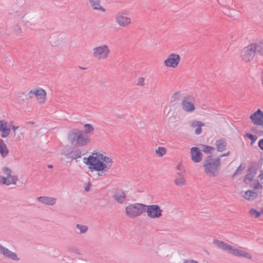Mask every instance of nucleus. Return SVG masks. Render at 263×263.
I'll list each match as a JSON object with an SVG mask.
<instances>
[{"label": "nucleus", "instance_id": "obj_26", "mask_svg": "<svg viewBox=\"0 0 263 263\" xmlns=\"http://www.w3.org/2000/svg\"><path fill=\"white\" fill-rule=\"evenodd\" d=\"M199 149H200V151H202L206 154H212L211 151H214L215 148V147L211 146H208L204 144H200Z\"/></svg>", "mask_w": 263, "mask_h": 263}, {"label": "nucleus", "instance_id": "obj_39", "mask_svg": "<svg viewBox=\"0 0 263 263\" xmlns=\"http://www.w3.org/2000/svg\"><path fill=\"white\" fill-rule=\"evenodd\" d=\"M246 136L248 138H249V139L251 140L252 143L255 142V141L257 139V136L252 135V134H250V133H246Z\"/></svg>", "mask_w": 263, "mask_h": 263}, {"label": "nucleus", "instance_id": "obj_41", "mask_svg": "<svg viewBox=\"0 0 263 263\" xmlns=\"http://www.w3.org/2000/svg\"><path fill=\"white\" fill-rule=\"evenodd\" d=\"M67 251L69 252H74L76 254H80L79 250L77 247H67Z\"/></svg>", "mask_w": 263, "mask_h": 263}, {"label": "nucleus", "instance_id": "obj_21", "mask_svg": "<svg viewBox=\"0 0 263 263\" xmlns=\"http://www.w3.org/2000/svg\"><path fill=\"white\" fill-rule=\"evenodd\" d=\"M258 196V194L254 190H248L245 192L243 197L247 200H253L256 199Z\"/></svg>", "mask_w": 263, "mask_h": 263}, {"label": "nucleus", "instance_id": "obj_35", "mask_svg": "<svg viewBox=\"0 0 263 263\" xmlns=\"http://www.w3.org/2000/svg\"><path fill=\"white\" fill-rule=\"evenodd\" d=\"M175 183L177 185H183L185 183V180L183 177H180L179 178H177L174 181Z\"/></svg>", "mask_w": 263, "mask_h": 263}, {"label": "nucleus", "instance_id": "obj_11", "mask_svg": "<svg viewBox=\"0 0 263 263\" xmlns=\"http://www.w3.org/2000/svg\"><path fill=\"white\" fill-rule=\"evenodd\" d=\"M190 96H186L184 98L181 103V106L183 110L186 112H192L195 109L194 104L187 100H189Z\"/></svg>", "mask_w": 263, "mask_h": 263}, {"label": "nucleus", "instance_id": "obj_54", "mask_svg": "<svg viewBox=\"0 0 263 263\" xmlns=\"http://www.w3.org/2000/svg\"><path fill=\"white\" fill-rule=\"evenodd\" d=\"M230 152L228 151V152H227L226 153H224V154H222L220 155L219 157H226V156H229L230 155Z\"/></svg>", "mask_w": 263, "mask_h": 263}, {"label": "nucleus", "instance_id": "obj_37", "mask_svg": "<svg viewBox=\"0 0 263 263\" xmlns=\"http://www.w3.org/2000/svg\"><path fill=\"white\" fill-rule=\"evenodd\" d=\"M1 132H2V137L6 138L10 134L11 130L10 128L7 127L6 128L1 130Z\"/></svg>", "mask_w": 263, "mask_h": 263}, {"label": "nucleus", "instance_id": "obj_33", "mask_svg": "<svg viewBox=\"0 0 263 263\" xmlns=\"http://www.w3.org/2000/svg\"><path fill=\"white\" fill-rule=\"evenodd\" d=\"M33 21V17L30 16V15H24L22 17V21L24 22L26 25H27V23H30Z\"/></svg>", "mask_w": 263, "mask_h": 263}, {"label": "nucleus", "instance_id": "obj_59", "mask_svg": "<svg viewBox=\"0 0 263 263\" xmlns=\"http://www.w3.org/2000/svg\"><path fill=\"white\" fill-rule=\"evenodd\" d=\"M185 173V170L183 168V171H181L180 172H178L177 174L179 175V176H181L183 175V174Z\"/></svg>", "mask_w": 263, "mask_h": 263}, {"label": "nucleus", "instance_id": "obj_1", "mask_svg": "<svg viewBox=\"0 0 263 263\" xmlns=\"http://www.w3.org/2000/svg\"><path fill=\"white\" fill-rule=\"evenodd\" d=\"M67 139L71 145L74 146H84L90 142V139L85 136L78 128H74L68 132Z\"/></svg>", "mask_w": 263, "mask_h": 263}, {"label": "nucleus", "instance_id": "obj_13", "mask_svg": "<svg viewBox=\"0 0 263 263\" xmlns=\"http://www.w3.org/2000/svg\"><path fill=\"white\" fill-rule=\"evenodd\" d=\"M116 21L117 23L122 26H125L130 23V18L129 17L123 16L120 13L117 14Z\"/></svg>", "mask_w": 263, "mask_h": 263}, {"label": "nucleus", "instance_id": "obj_25", "mask_svg": "<svg viewBox=\"0 0 263 263\" xmlns=\"http://www.w3.org/2000/svg\"><path fill=\"white\" fill-rule=\"evenodd\" d=\"M85 135L92 134L94 131L93 126L89 123H86L84 125V129L81 130Z\"/></svg>", "mask_w": 263, "mask_h": 263}, {"label": "nucleus", "instance_id": "obj_44", "mask_svg": "<svg viewBox=\"0 0 263 263\" xmlns=\"http://www.w3.org/2000/svg\"><path fill=\"white\" fill-rule=\"evenodd\" d=\"M3 172L4 173L7 175V178H10L11 176V174L12 173L11 170L7 167H3Z\"/></svg>", "mask_w": 263, "mask_h": 263}, {"label": "nucleus", "instance_id": "obj_51", "mask_svg": "<svg viewBox=\"0 0 263 263\" xmlns=\"http://www.w3.org/2000/svg\"><path fill=\"white\" fill-rule=\"evenodd\" d=\"M180 94L179 92H176L175 93H174V95L173 96V98L174 99H178L180 97Z\"/></svg>", "mask_w": 263, "mask_h": 263}, {"label": "nucleus", "instance_id": "obj_38", "mask_svg": "<svg viewBox=\"0 0 263 263\" xmlns=\"http://www.w3.org/2000/svg\"><path fill=\"white\" fill-rule=\"evenodd\" d=\"M254 184H253V187L255 189H260L262 188V185L259 183V181L257 179H255L253 180ZM251 187H253V186H251Z\"/></svg>", "mask_w": 263, "mask_h": 263}, {"label": "nucleus", "instance_id": "obj_10", "mask_svg": "<svg viewBox=\"0 0 263 263\" xmlns=\"http://www.w3.org/2000/svg\"><path fill=\"white\" fill-rule=\"evenodd\" d=\"M191 159L195 163H198L202 160V154L199 148L193 147L191 148Z\"/></svg>", "mask_w": 263, "mask_h": 263}, {"label": "nucleus", "instance_id": "obj_4", "mask_svg": "<svg viewBox=\"0 0 263 263\" xmlns=\"http://www.w3.org/2000/svg\"><path fill=\"white\" fill-rule=\"evenodd\" d=\"M90 159L91 161L89 168L90 169L91 171H102V173H104V172L107 171L106 168L108 170L111 167V164L108 165L103 162L102 160H100L97 156L91 157ZM89 163H90V162Z\"/></svg>", "mask_w": 263, "mask_h": 263}, {"label": "nucleus", "instance_id": "obj_43", "mask_svg": "<svg viewBox=\"0 0 263 263\" xmlns=\"http://www.w3.org/2000/svg\"><path fill=\"white\" fill-rule=\"evenodd\" d=\"M7 179H9V182L10 184H15L17 180V177L15 175H11L10 178H7Z\"/></svg>", "mask_w": 263, "mask_h": 263}, {"label": "nucleus", "instance_id": "obj_64", "mask_svg": "<svg viewBox=\"0 0 263 263\" xmlns=\"http://www.w3.org/2000/svg\"><path fill=\"white\" fill-rule=\"evenodd\" d=\"M96 155L98 156V153H97V152H95V151H94V152L92 153V155H92V156H93V155Z\"/></svg>", "mask_w": 263, "mask_h": 263}, {"label": "nucleus", "instance_id": "obj_32", "mask_svg": "<svg viewBox=\"0 0 263 263\" xmlns=\"http://www.w3.org/2000/svg\"><path fill=\"white\" fill-rule=\"evenodd\" d=\"M166 149L164 147H159L156 151V154L159 157H162L166 154Z\"/></svg>", "mask_w": 263, "mask_h": 263}, {"label": "nucleus", "instance_id": "obj_15", "mask_svg": "<svg viewBox=\"0 0 263 263\" xmlns=\"http://www.w3.org/2000/svg\"><path fill=\"white\" fill-rule=\"evenodd\" d=\"M1 254L4 255L5 257L11 258L13 260H19L20 258L17 257L15 252H11L8 249L4 247L2 250Z\"/></svg>", "mask_w": 263, "mask_h": 263}, {"label": "nucleus", "instance_id": "obj_40", "mask_svg": "<svg viewBox=\"0 0 263 263\" xmlns=\"http://www.w3.org/2000/svg\"><path fill=\"white\" fill-rule=\"evenodd\" d=\"M0 183L9 185L10 184L9 182V179H7V178L0 176Z\"/></svg>", "mask_w": 263, "mask_h": 263}, {"label": "nucleus", "instance_id": "obj_24", "mask_svg": "<svg viewBox=\"0 0 263 263\" xmlns=\"http://www.w3.org/2000/svg\"><path fill=\"white\" fill-rule=\"evenodd\" d=\"M258 170V164L256 162H252L248 168V172L255 176Z\"/></svg>", "mask_w": 263, "mask_h": 263}, {"label": "nucleus", "instance_id": "obj_8", "mask_svg": "<svg viewBox=\"0 0 263 263\" xmlns=\"http://www.w3.org/2000/svg\"><path fill=\"white\" fill-rule=\"evenodd\" d=\"M180 60V57L178 54H171L168 58L164 61V65L167 67L176 68Z\"/></svg>", "mask_w": 263, "mask_h": 263}, {"label": "nucleus", "instance_id": "obj_19", "mask_svg": "<svg viewBox=\"0 0 263 263\" xmlns=\"http://www.w3.org/2000/svg\"><path fill=\"white\" fill-rule=\"evenodd\" d=\"M90 6L95 10H99L102 12H105V9L101 5V0H88Z\"/></svg>", "mask_w": 263, "mask_h": 263}, {"label": "nucleus", "instance_id": "obj_22", "mask_svg": "<svg viewBox=\"0 0 263 263\" xmlns=\"http://www.w3.org/2000/svg\"><path fill=\"white\" fill-rule=\"evenodd\" d=\"M84 155H85V153L81 155V152L80 150L76 149L67 153L66 155V156L67 158L74 159L80 158L81 157V156H83Z\"/></svg>", "mask_w": 263, "mask_h": 263}, {"label": "nucleus", "instance_id": "obj_23", "mask_svg": "<svg viewBox=\"0 0 263 263\" xmlns=\"http://www.w3.org/2000/svg\"><path fill=\"white\" fill-rule=\"evenodd\" d=\"M254 50H256L260 55H263V40L262 41L251 44Z\"/></svg>", "mask_w": 263, "mask_h": 263}, {"label": "nucleus", "instance_id": "obj_6", "mask_svg": "<svg viewBox=\"0 0 263 263\" xmlns=\"http://www.w3.org/2000/svg\"><path fill=\"white\" fill-rule=\"evenodd\" d=\"M94 57L100 60L106 59L108 57L110 50L106 45L100 46L93 48Z\"/></svg>", "mask_w": 263, "mask_h": 263}, {"label": "nucleus", "instance_id": "obj_55", "mask_svg": "<svg viewBox=\"0 0 263 263\" xmlns=\"http://www.w3.org/2000/svg\"><path fill=\"white\" fill-rule=\"evenodd\" d=\"M183 263H198V262L194 260H190L184 261Z\"/></svg>", "mask_w": 263, "mask_h": 263}, {"label": "nucleus", "instance_id": "obj_50", "mask_svg": "<svg viewBox=\"0 0 263 263\" xmlns=\"http://www.w3.org/2000/svg\"><path fill=\"white\" fill-rule=\"evenodd\" d=\"M50 42L52 43V45L53 46L59 47L60 45V43L59 40L54 42L50 41Z\"/></svg>", "mask_w": 263, "mask_h": 263}, {"label": "nucleus", "instance_id": "obj_12", "mask_svg": "<svg viewBox=\"0 0 263 263\" xmlns=\"http://www.w3.org/2000/svg\"><path fill=\"white\" fill-rule=\"evenodd\" d=\"M230 253H231L235 256L243 257L248 259H251L252 258L251 255L247 252L242 250L235 248L233 246H232Z\"/></svg>", "mask_w": 263, "mask_h": 263}, {"label": "nucleus", "instance_id": "obj_36", "mask_svg": "<svg viewBox=\"0 0 263 263\" xmlns=\"http://www.w3.org/2000/svg\"><path fill=\"white\" fill-rule=\"evenodd\" d=\"M76 228L80 230V232L81 233H84L87 232L88 230V227L85 226H83L80 224H77L76 225Z\"/></svg>", "mask_w": 263, "mask_h": 263}, {"label": "nucleus", "instance_id": "obj_46", "mask_svg": "<svg viewBox=\"0 0 263 263\" xmlns=\"http://www.w3.org/2000/svg\"><path fill=\"white\" fill-rule=\"evenodd\" d=\"M7 127V122L4 120H0V132Z\"/></svg>", "mask_w": 263, "mask_h": 263}, {"label": "nucleus", "instance_id": "obj_17", "mask_svg": "<svg viewBox=\"0 0 263 263\" xmlns=\"http://www.w3.org/2000/svg\"><path fill=\"white\" fill-rule=\"evenodd\" d=\"M213 243L219 248L224 250L227 251L229 253L231 252V250L232 249V246L230 245L223 241L219 240H214Z\"/></svg>", "mask_w": 263, "mask_h": 263}, {"label": "nucleus", "instance_id": "obj_2", "mask_svg": "<svg viewBox=\"0 0 263 263\" xmlns=\"http://www.w3.org/2000/svg\"><path fill=\"white\" fill-rule=\"evenodd\" d=\"M221 160L219 157L213 159L211 155L208 156L203 161V166L205 172L212 177L217 176L220 170Z\"/></svg>", "mask_w": 263, "mask_h": 263}, {"label": "nucleus", "instance_id": "obj_18", "mask_svg": "<svg viewBox=\"0 0 263 263\" xmlns=\"http://www.w3.org/2000/svg\"><path fill=\"white\" fill-rule=\"evenodd\" d=\"M37 201L42 203L52 205L55 203L56 199L53 197H49L47 196H40L37 197Z\"/></svg>", "mask_w": 263, "mask_h": 263}, {"label": "nucleus", "instance_id": "obj_45", "mask_svg": "<svg viewBox=\"0 0 263 263\" xmlns=\"http://www.w3.org/2000/svg\"><path fill=\"white\" fill-rule=\"evenodd\" d=\"M34 89L29 91L26 94V99L28 100L29 99H32L34 96Z\"/></svg>", "mask_w": 263, "mask_h": 263}, {"label": "nucleus", "instance_id": "obj_30", "mask_svg": "<svg viewBox=\"0 0 263 263\" xmlns=\"http://www.w3.org/2000/svg\"><path fill=\"white\" fill-rule=\"evenodd\" d=\"M246 163H242L240 164V165L238 166L237 169L236 170V172L234 173V174L232 175V177L233 178H234V177L238 174L241 173V172L245 170L246 167Z\"/></svg>", "mask_w": 263, "mask_h": 263}, {"label": "nucleus", "instance_id": "obj_5", "mask_svg": "<svg viewBox=\"0 0 263 263\" xmlns=\"http://www.w3.org/2000/svg\"><path fill=\"white\" fill-rule=\"evenodd\" d=\"M145 209L149 218H157L162 216V210L157 204L146 205Z\"/></svg>", "mask_w": 263, "mask_h": 263}, {"label": "nucleus", "instance_id": "obj_61", "mask_svg": "<svg viewBox=\"0 0 263 263\" xmlns=\"http://www.w3.org/2000/svg\"><path fill=\"white\" fill-rule=\"evenodd\" d=\"M88 184H89V185H88V186L85 187V190L86 191H87V192L89 190L90 185H91V184H89V183Z\"/></svg>", "mask_w": 263, "mask_h": 263}, {"label": "nucleus", "instance_id": "obj_56", "mask_svg": "<svg viewBox=\"0 0 263 263\" xmlns=\"http://www.w3.org/2000/svg\"><path fill=\"white\" fill-rule=\"evenodd\" d=\"M16 133H14V136L13 138H15L16 140H21V136L18 135L17 136H16Z\"/></svg>", "mask_w": 263, "mask_h": 263}, {"label": "nucleus", "instance_id": "obj_48", "mask_svg": "<svg viewBox=\"0 0 263 263\" xmlns=\"http://www.w3.org/2000/svg\"><path fill=\"white\" fill-rule=\"evenodd\" d=\"M144 84V79L143 77H140L138 79V82L137 85L143 86Z\"/></svg>", "mask_w": 263, "mask_h": 263}, {"label": "nucleus", "instance_id": "obj_58", "mask_svg": "<svg viewBox=\"0 0 263 263\" xmlns=\"http://www.w3.org/2000/svg\"><path fill=\"white\" fill-rule=\"evenodd\" d=\"M12 128L13 130V132L15 133V131H16V130H17L19 128V127L13 125Z\"/></svg>", "mask_w": 263, "mask_h": 263}, {"label": "nucleus", "instance_id": "obj_42", "mask_svg": "<svg viewBox=\"0 0 263 263\" xmlns=\"http://www.w3.org/2000/svg\"><path fill=\"white\" fill-rule=\"evenodd\" d=\"M102 161L103 162L107 164L108 165H109L110 164L111 165V163H112V160L109 157L105 156L104 157H103V159H102Z\"/></svg>", "mask_w": 263, "mask_h": 263}, {"label": "nucleus", "instance_id": "obj_53", "mask_svg": "<svg viewBox=\"0 0 263 263\" xmlns=\"http://www.w3.org/2000/svg\"><path fill=\"white\" fill-rule=\"evenodd\" d=\"M7 146L3 139H0V147Z\"/></svg>", "mask_w": 263, "mask_h": 263}, {"label": "nucleus", "instance_id": "obj_7", "mask_svg": "<svg viewBox=\"0 0 263 263\" xmlns=\"http://www.w3.org/2000/svg\"><path fill=\"white\" fill-rule=\"evenodd\" d=\"M256 50H254L252 45H250L241 50L240 55L242 60L246 62L251 61L255 56Z\"/></svg>", "mask_w": 263, "mask_h": 263}, {"label": "nucleus", "instance_id": "obj_63", "mask_svg": "<svg viewBox=\"0 0 263 263\" xmlns=\"http://www.w3.org/2000/svg\"><path fill=\"white\" fill-rule=\"evenodd\" d=\"M27 123L33 125L34 124V122H33V121H29V122H28Z\"/></svg>", "mask_w": 263, "mask_h": 263}, {"label": "nucleus", "instance_id": "obj_16", "mask_svg": "<svg viewBox=\"0 0 263 263\" xmlns=\"http://www.w3.org/2000/svg\"><path fill=\"white\" fill-rule=\"evenodd\" d=\"M115 199L119 203H122L126 199V195L125 192L121 190L116 189L115 195Z\"/></svg>", "mask_w": 263, "mask_h": 263}, {"label": "nucleus", "instance_id": "obj_20", "mask_svg": "<svg viewBox=\"0 0 263 263\" xmlns=\"http://www.w3.org/2000/svg\"><path fill=\"white\" fill-rule=\"evenodd\" d=\"M217 151L218 152H222L226 149L227 143L224 138H221L215 142Z\"/></svg>", "mask_w": 263, "mask_h": 263}, {"label": "nucleus", "instance_id": "obj_3", "mask_svg": "<svg viewBox=\"0 0 263 263\" xmlns=\"http://www.w3.org/2000/svg\"><path fill=\"white\" fill-rule=\"evenodd\" d=\"M146 204L136 203L131 204L126 207L125 211L128 217L133 218L145 212Z\"/></svg>", "mask_w": 263, "mask_h": 263}, {"label": "nucleus", "instance_id": "obj_29", "mask_svg": "<svg viewBox=\"0 0 263 263\" xmlns=\"http://www.w3.org/2000/svg\"><path fill=\"white\" fill-rule=\"evenodd\" d=\"M12 29L13 32L17 36H21L23 35V31L21 28V27L18 25H16L14 26H12Z\"/></svg>", "mask_w": 263, "mask_h": 263}, {"label": "nucleus", "instance_id": "obj_27", "mask_svg": "<svg viewBox=\"0 0 263 263\" xmlns=\"http://www.w3.org/2000/svg\"><path fill=\"white\" fill-rule=\"evenodd\" d=\"M249 214L252 217L258 218L261 216V214H263V209L261 211H258L255 209L252 208L250 210Z\"/></svg>", "mask_w": 263, "mask_h": 263}, {"label": "nucleus", "instance_id": "obj_34", "mask_svg": "<svg viewBox=\"0 0 263 263\" xmlns=\"http://www.w3.org/2000/svg\"><path fill=\"white\" fill-rule=\"evenodd\" d=\"M9 152L7 146L0 147V154L3 158H5L8 155Z\"/></svg>", "mask_w": 263, "mask_h": 263}, {"label": "nucleus", "instance_id": "obj_52", "mask_svg": "<svg viewBox=\"0 0 263 263\" xmlns=\"http://www.w3.org/2000/svg\"><path fill=\"white\" fill-rule=\"evenodd\" d=\"M251 132H258V133H263V128H262V130H258V129H256V127L251 128Z\"/></svg>", "mask_w": 263, "mask_h": 263}, {"label": "nucleus", "instance_id": "obj_9", "mask_svg": "<svg viewBox=\"0 0 263 263\" xmlns=\"http://www.w3.org/2000/svg\"><path fill=\"white\" fill-rule=\"evenodd\" d=\"M250 119L254 124L262 126L263 128V112L261 109H258L250 116Z\"/></svg>", "mask_w": 263, "mask_h": 263}, {"label": "nucleus", "instance_id": "obj_57", "mask_svg": "<svg viewBox=\"0 0 263 263\" xmlns=\"http://www.w3.org/2000/svg\"><path fill=\"white\" fill-rule=\"evenodd\" d=\"M97 156L99 158V159H101V160H102V159H103V157H104L105 156L102 154L99 153Z\"/></svg>", "mask_w": 263, "mask_h": 263}, {"label": "nucleus", "instance_id": "obj_31", "mask_svg": "<svg viewBox=\"0 0 263 263\" xmlns=\"http://www.w3.org/2000/svg\"><path fill=\"white\" fill-rule=\"evenodd\" d=\"M254 176L251 174L248 173L243 178V181L246 184H249L251 181H253Z\"/></svg>", "mask_w": 263, "mask_h": 263}, {"label": "nucleus", "instance_id": "obj_49", "mask_svg": "<svg viewBox=\"0 0 263 263\" xmlns=\"http://www.w3.org/2000/svg\"><path fill=\"white\" fill-rule=\"evenodd\" d=\"M258 146L262 151H263V138L259 140L258 143Z\"/></svg>", "mask_w": 263, "mask_h": 263}, {"label": "nucleus", "instance_id": "obj_60", "mask_svg": "<svg viewBox=\"0 0 263 263\" xmlns=\"http://www.w3.org/2000/svg\"><path fill=\"white\" fill-rule=\"evenodd\" d=\"M176 168L178 170H180L181 171V170H182V166L179 164L177 166H176ZM183 168H182L183 169Z\"/></svg>", "mask_w": 263, "mask_h": 263}, {"label": "nucleus", "instance_id": "obj_47", "mask_svg": "<svg viewBox=\"0 0 263 263\" xmlns=\"http://www.w3.org/2000/svg\"><path fill=\"white\" fill-rule=\"evenodd\" d=\"M91 157H95V156H92V155H89V156L88 158L84 157L83 158L84 163H85L87 165H88L89 167H90V163H88V162H90L91 161V159H90V158Z\"/></svg>", "mask_w": 263, "mask_h": 263}, {"label": "nucleus", "instance_id": "obj_28", "mask_svg": "<svg viewBox=\"0 0 263 263\" xmlns=\"http://www.w3.org/2000/svg\"><path fill=\"white\" fill-rule=\"evenodd\" d=\"M204 125V123L199 121H195L194 122V126H198L197 128L195 129V133L196 135H199L201 134L202 132V129L201 128V126H203Z\"/></svg>", "mask_w": 263, "mask_h": 263}, {"label": "nucleus", "instance_id": "obj_14", "mask_svg": "<svg viewBox=\"0 0 263 263\" xmlns=\"http://www.w3.org/2000/svg\"><path fill=\"white\" fill-rule=\"evenodd\" d=\"M34 96L36 97L37 100H40V102L41 103H44L46 97V92L45 90L42 88L34 89Z\"/></svg>", "mask_w": 263, "mask_h": 263}, {"label": "nucleus", "instance_id": "obj_62", "mask_svg": "<svg viewBox=\"0 0 263 263\" xmlns=\"http://www.w3.org/2000/svg\"><path fill=\"white\" fill-rule=\"evenodd\" d=\"M98 174V175L99 176H102V175H103V174L104 175H106V173H105V172H104V173H101V174H100V173H98V174Z\"/></svg>", "mask_w": 263, "mask_h": 263}]
</instances>
